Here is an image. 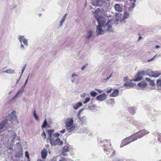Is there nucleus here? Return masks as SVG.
<instances>
[{"label": "nucleus", "mask_w": 161, "mask_h": 161, "mask_svg": "<svg viewBox=\"0 0 161 161\" xmlns=\"http://www.w3.org/2000/svg\"><path fill=\"white\" fill-rule=\"evenodd\" d=\"M76 128V126L74 125H72L71 126L69 127H66V129L69 132H70L75 130Z\"/></svg>", "instance_id": "19"}, {"label": "nucleus", "mask_w": 161, "mask_h": 161, "mask_svg": "<svg viewBox=\"0 0 161 161\" xmlns=\"http://www.w3.org/2000/svg\"><path fill=\"white\" fill-rule=\"evenodd\" d=\"M153 71H152L150 69H147L146 71V74L147 75L149 76L150 77H152V75Z\"/></svg>", "instance_id": "24"}, {"label": "nucleus", "mask_w": 161, "mask_h": 161, "mask_svg": "<svg viewBox=\"0 0 161 161\" xmlns=\"http://www.w3.org/2000/svg\"><path fill=\"white\" fill-rule=\"evenodd\" d=\"M60 136V134L58 133H56L53 135V137H58Z\"/></svg>", "instance_id": "47"}, {"label": "nucleus", "mask_w": 161, "mask_h": 161, "mask_svg": "<svg viewBox=\"0 0 161 161\" xmlns=\"http://www.w3.org/2000/svg\"><path fill=\"white\" fill-rule=\"evenodd\" d=\"M152 75L151 77H154L155 78L161 75V73L158 71H153Z\"/></svg>", "instance_id": "18"}, {"label": "nucleus", "mask_w": 161, "mask_h": 161, "mask_svg": "<svg viewBox=\"0 0 161 161\" xmlns=\"http://www.w3.org/2000/svg\"><path fill=\"white\" fill-rule=\"evenodd\" d=\"M88 64H85L84 65H83L81 68V70H84L88 66Z\"/></svg>", "instance_id": "42"}, {"label": "nucleus", "mask_w": 161, "mask_h": 161, "mask_svg": "<svg viewBox=\"0 0 161 161\" xmlns=\"http://www.w3.org/2000/svg\"><path fill=\"white\" fill-rule=\"evenodd\" d=\"M15 112L13 111L7 117L5 120L0 123V139L3 141L4 144H7L8 150L13 151L14 139L17 134L13 130L12 121L16 119Z\"/></svg>", "instance_id": "1"}, {"label": "nucleus", "mask_w": 161, "mask_h": 161, "mask_svg": "<svg viewBox=\"0 0 161 161\" xmlns=\"http://www.w3.org/2000/svg\"><path fill=\"white\" fill-rule=\"evenodd\" d=\"M83 110V109H81L80 110V111H79V112H78V114H77V117H79L80 116V113H81V112Z\"/></svg>", "instance_id": "52"}, {"label": "nucleus", "mask_w": 161, "mask_h": 161, "mask_svg": "<svg viewBox=\"0 0 161 161\" xmlns=\"http://www.w3.org/2000/svg\"><path fill=\"white\" fill-rule=\"evenodd\" d=\"M20 45H20V48L22 50H25V47L24 46V45L22 43V42L20 43Z\"/></svg>", "instance_id": "49"}, {"label": "nucleus", "mask_w": 161, "mask_h": 161, "mask_svg": "<svg viewBox=\"0 0 161 161\" xmlns=\"http://www.w3.org/2000/svg\"><path fill=\"white\" fill-rule=\"evenodd\" d=\"M78 118L83 124H85L87 123V118L86 116H83L82 117H81L80 116L79 117H78Z\"/></svg>", "instance_id": "16"}, {"label": "nucleus", "mask_w": 161, "mask_h": 161, "mask_svg": "<svg viewBox=\"0 0 161 161\" xmlns=\"http://www.w3.org/2000/svg\"><path fill=\"white\" fill-rule=\"evenodd\" d=\"M3 152L2 151V147L1 146H0V155L2 157H5V156L4 155H2V153Z\"/></svg>", "instance_id": "44"}, {"label": "nucleus", "mask_w": 161, "mask_h": 161, "mask_svg": "<svg viewBox=\"0 0 161 161\" xmlns=\"http://www.w3.org/2000/svg\"><path fill=\"white\" fill-rule=\"evenodd\" d=\"M114 8L115 11L118 12H121L123 10L122 6L119 4H116L114 6Z\"/></svg>", "instance_id": "9"}, {"label": "nucleus", "mask_w": 161, "mask_h": 161, "mask_svg": "<svg viewBox=\"0 0 161 161\" xmlns=\"http://www.w3.org/2000/svg\"><path fill=\"white\" fill-rule=\"evenodd\" d=\"M29 77V76H28L27 78V79L25 80V81L24 85L22 86V87H23L24 88H25V86L27 83Z\"/></svg>", "instance_id": "41"}, {"label": "nucleus", "mask_w": 161, "mask_h": 161, "mask_svg": "<svg viewBox=\"0 0 161 161\" xmlns=\"http://www.w3.org/2000/svg\"><path fill=\"white\" fill-rule=\"evenodd\" d=\"M22 42H23L25 46L28 47V40L26 38H25Z\"/></svg>", "instance_id": "32"}, {"label": "nucleus", "mask_w": 161, "mask_h": 161, "mask_svg": "<svg viewBox=\"0 0 161 161\" xmlns=\"http://www.w3.org/2000/svg\"><path fill=\"white\" fill-rule=\"evenodd\" d=\"M149 83L150 85H152L153 86H154L155 85V83L154 82L153 80H151L149 82Z\"/></svg>", "instance_id": "45"}, {"label": "nucleus", "mask_w": 161, "mask_h": 161, "mask_svg": "<svg viewBox=\"0 0 161 161\" xmlns=\"http://www.w3.org/2000/svg\"><path fill=\"white\" fill-rule=\"evenodd\" d=\"M47 125V120L46 119H45L41 127L42 129L45 128Z\"/></svg>", "instance_id": "28"}, {"label": "nucleus", "mask_w": 161, "mask_h": 161, "mask_svg": "<svg viewBox=\"0 0 161 161\" xmlns=\"http://www.w3.org/2000/svg\"><path fill=\"white\" fill-rule=\"evenodd\" d=\"M95 90L97 91L99 93H101L102 92V91L101 90L95 89Z\"/></svg>", "instance_id": "59"}, {"label": "nucleus", "mask_w": 161, "mask_h": 161, "mask_svg": "<svg viewBox=\"0 0 161 161\" xmlns=\"http://www.w3.org/2000/svg\"><path fill=\"white\" fill-rule=\"evenodd\" d=\"M73 122L74 120L73 118H69L67 119L65 122V124L66 126L69 127L73 125Z\"/></svg>", "instance_id": "8"}, {"label": "nucleus", "mask_w": 161, "mask_h": 161, "mask_svg": "<svg viewBox=\"0 0 161 161\" xmlns=\"http://www.w3.org/2000/svg\"><path fill=\"white\" fill-rule=\"evenodd\" d=\"M82 105V104L81 102H79L78 103L74 105L73 106V108L76 110L78 109L79 107L81 106Z\"/></svg>", "instance_id": "21"}, {"label": "nucleus", "mask_w": 161, "mask_h": 161, "mask_svg": "<svg viewBox=\"0 0 161 161\" xmlns=\"http://www.w3.org/2000/svg\"><path fill=\"white\" fill-rule=\"evenodd\" d=\"M128 77H124V79L123 80V81L124 82L125 81H126V80H128Z\"/></svg>", "instance_id": "58"}, {"label": "nucleus", "mask_w": 161, "mask_h": 161, "mask_svg": "<svg viewBox=\"0 0 161 161\" xmlns=\"http://www.w3.org/2000/svg\"><path fill=\"white\" fill-rule=\"evenodd\" d=\"M64 19H62L60 21V26H61L62 25L63 23L64 22Z\"/></svg>", "instance_id": "55"}, {"label": "nucleus", "mask_w": 161, "mask_h": 161, "mask_svg": "<svg viewBox=\"0 0 161 161\" xmlns=\"http://www.w3.org/2000/svg\"><path fill=\"white\" fill-rule=\"evenodd\" d=\"M4 72L8 74H13L15 73V70L11 69H10L6 70L5 71H4Z\"/></svg>", "instance_id": "23"}, {"label": "nucleus", "mask_w": 161, "mask_h": 161, "mask_svg": "<svg viewBox=\"0 0 161 161\" xmlns=\"http://www.w3.org/2000/svg\"><path fill=\"white\" fill-rule=\"evenodd\" d=\"M147 85L145 81H141L138 84L137 86L140 87V88L142 89L144 88Z\"/></svg>", "instance_id": "15"}, {"label": "nucleus", "mask_w": 161, "mask_h": 161, "mask_svg": "<svg viewBox=\"0 0 161 161\" xmlns=\"http://www.w3.org/2000/svg\"><path fill=\"white\" fill-rule=\"evenodd\" d=\"M101 9L99 8L95 10L94 12V16L97 20L98 25L97 27L96 32L97 35L104 34V32L109 33L113 32L112 21L114 19H108L106 23V19L105 18L98 16L99 12Z\"/></svg>", "instance_id": "2"}, {"label": "nucleus", "mask_w": 161, "mask_h": 161, "mask_svg": "<svg viewBox=\"0 0 161 161\" xmlns=\"http://www.w3.org/2000/svg\"><path fill=\"white\" fill-rule=\"evenodd\" d=\"M101 142L102 145L104 146V150L106 152L107 154H108L109 153H108V148H112L111 146V144L110 142V140H103L102 142Z\"/></svg>", "instance_id": "4"}, {"label": "nucleus", "mask_w": 161, "mask_h": 161, "mask_svg": "<svg viewBox=\"0 0 161 161\" xmlns=\"http://www.w3.org/2000/svg\"><path fill=\"white\" fill-rule=\"evenodd\" d=\"M54 131V130H47L48 134L49 135V136L47 137V139L49 140L52 139L54 137H53V135H52Z\"/></svg>", "instance_id": "13"}, {"label": "nucleus", "mask_w": 161, "mask_h": 161, "mask_svg": "<svg viewBox=\"0 0 161 161\" xmlns=\"http://www.w3.org/2000/svg\"><path fill=\"white\" fill-rule=\"evenodd\" d=\"M145 79L148 81V82H150L151 80H150V79L149 78H145Z\"/></svg>", "instance_id": "64"}, {"label": "nucleus", "mask_w": 161, "mask_h": 161, "mask_svg": "<svg viewBox=\"0 0 161 161\" xmlns=\"http://www.w3.org/2000/svg\"><path fill=\"white\" fill-rule=\"evenodd\" d=\"M135 4H134V3H132L131 4V6H130L128 10L129 11H133V8L135 7Z\"/></svg>", "instance_id": "31"}, {"label": "nucleus", "mask_w": 161, "mask_h": 161, "mask_svg": "<svg viewBox=\"0 0 161 161\" xmlns=\"http://www.w3.org/2000/svg\"><path fill=\"white\" fill-rule=\"evenodd\" d=\"M157 86L159 89L161 88V79H158L157 80Z\"/></svg>", "instance_id": "26"}, {"label": "nucleus", "mask_w": 161, "mask_h": 161, "mask_svg": "<svg viewBox=\"0 0 161 161\" xmlns=\"http://www.w3.org/2000/svg\"><path fill=\"white\" fill-rule=\"evenodd\" d=\"M93 33V31L92 30L88 31L86 32V34L85 35V37L86 39L88 40H89L92 39L93 40L95 37Z\"/></svg>", "instance_id": "7"}, {"label": "nucleus", "mask_w": 161, "mask_h": 161, "mask_svg": "<svg viewBox=\"0 0 161 161\" xmlns=\"http://www.w3.org/2000/svg\"><path fill=\"white\" fill-rule=\"evenodd\" d=\"M112 89V88H110V89L106 91V92L107 93H109L111 92Z\"/></svg>", "instance_id": "60"}, {"label": "nucleus", "mask_w": 161, "mask_h": 161, "mask_svg": "<svg viewBox=\"0 0 161 161\" xmlns=\"http://www.w3.org/2000/svg\"><path fill=\"white\" fill-rule=\"evenodd\" d=\"M108 151L109 153L108 154L109 155L110 157L114 156L115 154V151L112 148H108Z\"/></svg>", "instance_id": "14"}, {"label": "nucleus", "mask_w": 161, "mask_h": 161, "mask_svg": "<svg viewBox=\"0 0 161 161\" xmlns=\"http://www.w3.org/2000/svg\"><path fill=\"white\" fill-rule=\"evenodd\" d=\"M90 99L89 97H86V98L85 100L83 102V103L84 104H86L88 102L90 101Z\"/></svg>", "instance_id": "40"}, {"label": "nucleus", "mask_w": 161, "mask_h": 161, "mask_svg": "<svg viewBox=\"0 0 161 161\" xmlns=\"http://www.w3.org/2000/svg\"><path fill=\"white\" fill-rule=\"evenodd\" d=\"M75 78H72V77H71V82H72V83H73V82H74V81H75Z\"/></svg>", "instance_id": "62"}, {"label": "nucleus", "mask_w": 161, "mask_h": 161, "mask_svg": "<svg viewBox=\"0 0 161 161\" xmlns=\"http://www.w3.org/2000/svg\"><path fill=\"white\" fill-rule=\"evenodd\" d=\"M33 115L34 117V118H35V119L36 120H38V118L37 117V116L36 114L35 111V110L34 111V112L33 113Z\"/></svg>", "instance_id": "39"}, {"label": "nucleus", "mask_w": 161, "mask_h": 161, "mask_svg": "<svg viewBox=\"0 0 161 161\" xmlns=\"http://www.w3.org/2000/svg\"><path fill=\"white\" fill-rule=\"evenodd\" d=\"M24 89V88L22 87L21 89L18 91V92L21 93L23 92Z\"/></svg>", "instance_id": "50"}, {"label": "nucleus", "mask_w": 161, "mask_h": 161, "mask_svg": "<svg viewBox=\"0 0 161 161\" xmlns=\"http://www.w3.org/2000/svg\"><path fill=\"white\" fill-rule=\"evenodd\" d=\"M106 98V94L105 93H103L101 94H100L98 96H97L96 99L98 100H100L102 101Z\"/></svg>", "instance_id": "10"}, {"label": "nucleus", "mask_w": 161, "mask_h": 161, "mask_svg": "<svg viewBox=\"0 0 161 161\" xmlns=\"http://www.w3.org/2000/svg\"><path fill=\"white\" fill-rule=\"evenodd\" d=\"M42 136L44 137V139L46 138V135L44 131H43V133L42 134Z\"/></svg>", "instance_id": "56"}, {"label": "nucleus", "mask_w": 161, "mask_h": 161, "mask_svg": "<svg viewBox=\"0 0 161 161\" xmlns=\"http://www.w3.org/2000/svg\"><path fill=\"white\" fill-rule=\"evenodd\" d=\"M78 76V75L76 74L75 73H73L72 74L71 77L72 78H75V77H77Z\"/></svg>", "instance_id": "46"}, {"label": "nucleus", "mask_w": 161, "mask_h": 161, "mask_svg": "<svg viewBox=\"0 0 161 161\" xmlns=\"http://www.w3.org/2000/svg\"><path fill=\"white\" fill-rule=\"evenodd\" d=\"M129 15V13L126 12H125L124 13V14L123 16V19H127L128 18Z\"/></svg>", "instance_id": "27"}, {"label": "nucleus", "mask_w": 161, "mask_h": 161, "mask_svg": "<svg viewBox=\"0 0 161 161\" xmlns=\"http://www.w3.org/2000/svg\"><path fill=\"white\" fill-rule=\"evenodd\" d=\"M86 93H83L80 95V97H84L86 96Z\"/></svg>", "instance_id": "61"}, {"label": "nucleus", "mask_w": 161, "mask_h": 161, "mask_svg": "<svg viewBox=\"0 0 161 161\" xmlns=\"http://www.w3.org/2000/svg\"><path fill=\"white\" fill-rule=\"evenodd\" d=\"M50 144L52 146L55 145H62L63 142L60 139L57 138L56 139L55 137H53L50 140Z\"/></svg>", "instance_id": "5"}, {"label": "nucleus", "mask_w": 161, "mask_h": 161, "mask_svg": "<svg viewBox=\"0 0 161 161\" xmlns=\"http://www.w3.org/2000/svg\"><path fill=\"white\" fill-rule=\"evenodd\" d=\"M94 108V107L93 106H90L88 107V109L93 110Z\"/></svg>", "instance_id": "54"}, {"label": "nucleus", "mask_w": 161, "mask_h": 161, "mask_svg": "<svg viewBox=\"0 0 161 161\" xmlns=\"http://www.w3.org/2000/svg\"><path fill=\"white\" fill-rule=\"evenodd\" d=\"M114 161H124V159L123 158H116L114 159Z\"/></svg>", "instance_id": "43"}, {"label": "nucleus", "mask_w": 161, "mask_h": 161, "mask_svg": "<svg viewBox=\"0 0 161 161\" xmlns=\"http://www.w3.org/2000/svg\"><path fill=\"white\" fill-rule=\"evenodd\" d=\"M21 93H20L19 92H18L16 93L15 94V95L12 98V100H13L15 98H16Z\"/></svg>", "instance_id": "36"}, {"label": "nucleus", "mask_w": 161, "mask_h": 161, "mask_svg": "<svg viewBox=\"0 0 161 161\" xmlns=\"http://www.w3.org/2000/svg\"><path fill=\"white\" fill-rule=\"evenodd\" d=\"M61 159L59 161H68L69 160L68 158H66L64 157H61Z\"/></svg>", "instance_id": "35"}, {"label": "nucleus", "mask_w": 161, "mask_h": 161, "mask_svg": "<svg viewBox=\"0 0 161 161\" xmlns=\"http://www.w3.org/2000/svg\"><path fill=\"white\" fill-rule=\"evenodd\" d=\"M24 36H21L20 35L19 36V40L20 42V43H22L23 41L24 40V39L25 38Z\"/></svg>", "instance_id": "29"}, {"label": "nucleus", "mask_w": 161, "mask_h": 161, "mask_svg": "<svg viewBox=\"0 0 161 161\" xmlns=\"http://www.w3.org/2000/svg\"><path fill=\"white\" fill-rule=\"evenodd\" d=\"M127 139L125 138L122 140L120 144V147H122L125 146L130 143V142H128Z\"/></svg>", "instance_id": "12"}, {"label": "nucleus", "mask_w": 161, "mask_h": 161, "mask_svg": "<svg viewBox=\"0 0 161 161\" xmlns=\"http://www.w3.org/2000/svg\"><path fill=\"white\" fill-rule=\"evenodd\" d=\"M109 101H110V102H111V103L112 104H114L115 103L114 100L113 98H111V99H110Z\"/></svg>", "instance_id": "51"}, {"label": "nucleus", "mask_w": 161, "mask_h": 161, "mask_svg": "<svg viewBox=\"0 0 161 161\" xmlns=\"http://www.w3.org/2000/svg\"><path fill=\"white\" fill-rule=\"evenodd\" d=\"M26 64H25L24 66H23L22 68V71H21V75H22V74L23 73L25 68V67H26Z\"/></svg>", "instance_id": "48"}, {"label": "nucleus", "mask_w": 161, "mask_h": 161, "mask_svg": "<svg viewBox=\"0 0 161 161\" xmlns=\"http://www.w3.org/2000/svg\"><path fill=\"white\" fill-rule=\"evenodd\" d=\"M67 14H64V15L63 16V18H62V19H64L65 20V19L66 18V16Z\"/></svg>", "instance_id": "63"}, {"label": "nucleus", "mask_w": 161, "mask_h": 161, "mask_svg": "<svg viewBox=\"0 0 161 161\" xmlns=\"http://www.w3.org/2000/svg\"><path fill=\"white\" fill-rule=\"evenodd\" d=\"M47 154V152L45 148H44L41 152V155L42 158L44 159L46 158Z\"/></svg>", "instance_id": "11"}, {"label": "nucleus", "mask_w": 161, "mask_h": 161, "mask_svg": "<svg viewBox=\"0 0 161 161\" xmlns=\"http://www.w3.org/2000/svg\"><path fill=\"white\" fill-rule=\"evenodd\" d=\"M157 54H156L154 57H153V58H152V59H149V60H148L147 61V62H150V61H153L154 60V58H155L156 57H157Z\"/></svg>", "instance_id": "53"}, {"label": "nucleus", "mask_w": 161, "mask_h": 161, "mask_svg": "<svg viewBox=\"0 0 161 161\" xmlns=\"http://www.w3.org/2000/svg\"><path fill=\"white\" fill-rule=\"evenodd\" d=\"M102 4V0H96V4H93L95 6H100Z\"/></svg>", "instance_id": "25"}, {"label": "nucleus", "mask_w": 161, "mask_h": 161, "mask_svg": "<svg viewBox=\"0 0 161 161\" xmlns=\"http://www.w3.org/2000/svg\"><path fill=\"white\" fill-rule=\"evenodd\" d=\"M129 111L131 114H133L135 113V110L133 107H131L129 108Z\"/></svg>", "instance_id": "33"}, {"label": "nucleus", "mask_w": 161, "mask_h": 161, "mask_svg": "<svg viewBox=\"0 0 161 161\" xmlns=\"http://www.w3.org/2000/svg\"><path fill=\"white\" fill-rule=\"evenodd\" d=\"M62 151L67 152L69 151V149L67 146H64L63 148Z\"/></svg>", "instance_id": "37"}, {"label": "nucleus", "mask_w": 161, "mask_h": 161, "mask_svg": "<svg viewBox=\"0 0 161 161\" xmlns=\"http://www.w3.org/2000/svg\"><path fill=\"white\" fill-rule=\"evenodd\" d=\"M149 133V132L145 130H143L140 131L126 138L128 142H130V143L133 142L138 138H140L146 134Z\"/></svg>", "instance_id": "3"}, {"label": "nucleus", "mask_w": 161, "mask_h": 161, "mask_svg": "<svg viewBox=\"0 0 161 161\" xmlns=\"http://www.w3.org/2000/svg\"><path fill=\"white\" fill-rule=\"evenodd\" d=\"M146 74L145 71H139L137 75L135 76V78L134 80L135 81H138L141 80L142 78V76Z\"/></svg>", "instance_id": "6"}, {"label": "nucleus", "mask_w": 161, "mask_h": 161, "mask_svg": "<svg viewBox=\"0 0 161 161\" xmlns=\"http://www.w3.org/2000/svg\"><path fill=\"white\" fill-rule=\"evenodd\" d=\"M97 94V92L94 91L91 92L90 93V95L93 97H96Z\"/></svg>", "instance_id": "30"}, {"label": "nucleus", "mask_w": 161, "mask_h": 161, "mask_svg": "<svg viewBox=\"0 0 161 161\" xmlns=\"http://www.w3.org/2000/svg\"><path fill=\"white\" fill-rule=\"evenodd\" d=\"M121 16V14L120 13H116L115 14V16L116 19H114V20L112 21V25L113 24L114 22H117V20L119 19V17Z\"/></svg>", "instance_id": "17"}, {"label": "nucleus", "mask_w": 161, "mask_h": 161, "mask_svg": "<svg viewBox=\"0 0 161 161\" xmlns=\"http://www.w3.org/2000/svg\"><path fill=\"white\" fill-rule=\"evenodd\" d=\"M66 153L67 152L62 151V154L64 156H66L68 154Z\"/></svg>", "instance_id": "57"}, {"label": "nucleus", "mask_w": 161, "mask_h": 161, "mask_svg": "<svg viewBox=\"0 0 161 161\" xmlns=\"http://www.w3.org/2000/svg\"><path fill=\"white\" fill-rule=\"evenodd\" d=\"M119 93V91L117 89H115L114 92L110 94V96L111 97H116L118 95Z\"/></svg>", "instance_id": "20"}, {"label": "nucleus", "mask_w": 161, "mask_h": 161, "mask_svg": "<svg viewBox=\"0 0 161 161\" xmlns=\"http://www.w3.org/2000/svg\"><path fill=\"white\" fill-rule=\"evenodd\" d=\"M135 85V84L131 82H126L124 84V86L128 87H133Z\"/></svg>", "instance_id": "22"}, {"label": "nucleus", "mask_w": 161, "mask_h": 161, "mask_svg": "<svg viewBox=\"0 0 161 161\" xmlns=\"http://www.w3.org/2000/svg\"><path fill=\"white\" fill-rule=\"evenodd\" d=\"M156 135H158V141L161 142V134H159L157 133Z\"/></svg>", "instance_id": "38"}, {"label": "nucleus", "mask_w": 161, "mask_h": 161, "mask_svg": "<svg viewBox=\"0 0 161 161\" xmlns=\"http://www.w3.org/2000/svg\"><path fill=\"white\" fill-rule=\"evenodd\" d=\"M25 156L27 158V161H30V158H29V153H28V152H27V151L25 152Z\"/></svg>", "instance_id": "34"}]
</instances>
